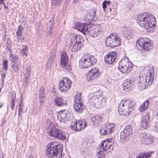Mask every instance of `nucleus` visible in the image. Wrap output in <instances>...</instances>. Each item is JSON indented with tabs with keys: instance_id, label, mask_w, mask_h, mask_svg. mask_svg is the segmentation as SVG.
<instances>
[{
	"instance_id": "nucleus-1",
	"label": "nucleus",
	"mask_w": 158,
	"mask_h": 158,
	"mask_svg": "<svg viewBox=\"0 0 158 158\" xmlns=\"http://www.w3.org/2000/svg\"><path fill=\"white\" fill-rule=\"evenodd\" d=\"M137 21L140 26L146 29L147 31L153 32L155 31V18L149 13L146 12L139 15Z\"/></svg>"
},
{
	"instance_id": "nucleus-2",
	"label": "nucleus",
	"mask_w": 158,
	"mask_h": 158,
	"mask_svg": "<svg viewBox=\"0 0 158 158\" xmlns=\"http://www.w3.org/2000/svg\"><path fill=\"white\" fill-rule=\"evenodd\" d=\"M94 27L84 23L77 22L75 23V28L85 35H87L92 37H97L101 31L102 29L100 25L96 28Z\"/></svg>"
},
{
	"instance_id": "nucleus-3",
	"label": "nucleus",
	"mask_w": 158,
	"mask_h": 158,
	"mask_svg": "<svg viewBox=\"0 0 158 158\" xmlns=\"http://www.w3.org/2000/svg\"><path fill=\"white\" fill-rule=\"evenodd\" d=\"M63 151V147L61 144H56V143L50 142L47 146L46 155L48 157L52 158H61Z\"/></svg>"
},
{
	"instance_id": "nucleus-4",
	"label": "nucleus",
	"mask_w": 158,
	"mask_h": 158,
	"mask_svg": "<svg viewBox=\"0 0 158 158\" xmlns=\"http://www.w3.org/2000/svg\"><path fill=\"white\" fill-rule=\"evenodd\" d=\"M135 103L129 99L123 100L118 106V113L121 115H128L134 109Z\"/></svg>"
},
{
	"instance_id": "nucleus-5",
	"label": "nucleus",
	"mask_w": 158,
	"mask_h": 158,
	"mask_svg": "<svg viewBox=\"0 0 158 158\" xmlns=\"http://www.w3.org/2000/svg\"><path fill=\"white\" fill-rule=\"evenodd\" d=\"M83 39L80 35H75L70 39L69 44V50L72 52H74L79 50L82 45Z\"/></svg>"
},
{
	"instance_id": "nucleus-6",
	"label": "nucleus",
	"mask_w": 158,
	"mask_h": 158,
	"mask_svg": "<svg viewBox=\"0 0 158 158\" xmlns=\"http://www.w3.org/2000/svg\"><path fill=\"white\" fill-rule=\"evenodd\" d=\"M102 94V92L100 90L94 92L88 100L89 104L97 109L101 108L103 99Z\"/></svg>"
},
{
	"instance_id": "nucleus-7",
	"label": "nucleus",
	"mask_w": 158,
	"mask_h": 158,
	"mask_svg": "<svg viewBox=\"0 0 158 158\" xmlns=\"http://www.w3.org/2000/svg\"><path fill=\"white\" fill-rule=\"evenodd\" d=\"M96 62L97 59L94 56L84 55L79 61V67L81 68H88L95 64Z\"/></svg>"
},
{
	"instance_id": "nucleus-8",
	"label": "nucleus",
	"mask_w": 158,
	"mask_h": 158,
	"mask_svg": "<svg viewBox=\"0 0 158 158\" xmlns=\"http://www.w3.org/2000/svg\"><path fill=\"white\" fill-rule=\"evenodd\" d=\"M133 66L132 63L129 61L128 58L122 59L119 61L118 68L119 70L123 73H128L131 70Z\"/></svg>"
},
{
	"instance_id": "nucleus-9",
	"label": "nucleus",
	"mask_w": 158,
	"mask_h": 158,
	"mask_svg": "<svg viewBox=\"0 0 158 158\" xmlns=\"http://www.w3.org/2000/svg\"><path fill=\"white\" fill-rule=\"evenodd\" d=\"M138 45L140 47L139 48L143 51H145L146 50L147 51H150L152 48L150 40L148 38L140 37L137 41V46Z\"/></svg>"
},
{
	"instance_id": "nucleus-10",
	"label": "nucleus",
	"mask_w": 158,
	"mask_h": 158,
	"mask_svg": "<svg viewBox=\"0 0 158 158\" xmlns=\"http://www.w3.org/2000/svg\"><path fill=\"white\" fill-rule=\"evenodd\" d=\"M81 95V93L76 94L75 97L73 105V108L75 111L79 114L81 113L85 109V107L82 103Z\"/></svg>"
},
{
	"instance_id": "nucleus-11",
	"label": "nucleus",
	"mask_w": 158,
	"mask_h": 158,
	"mask_svg": "<svg viewBox=\"0 0 158 158\" xmlns=\"http://www.w3.org/2000/svg\"><path fill=\"white\" fill-rule=\"evenodd\" d=\"M49 135L55 138L64 140L65 139V134L62 132L57 127H51L49 131Z\"/></svg>"
},
{
	"instance_id": "nucleus-12",
	"label": "nucleus",
	"mask_w": 158,
	"mask_h": 158,
	"mask_svg": "<svg viewBox=\"0 0 158 158\" xmlns=\"http://www.w3.org/2000/svg\"><path fill=\"white\" fill-rule=\"evenodd\" d=\"M106 44L107 46L113 48L119 46L121 43L120 39L116 35L111 34L106 40Z\"/></svg>"
},
{
	"instance_id": "nucleus-13",
	"label": "nucleus",
	"mask_w": 158,
	"mask_h": 158,
	"mask_svg": "<svg viewBox=\"0 0 158 158\" xmlns=\"http://www.w3.org/2000/svg\"><path fill=\"white\" fill-rule=\"evenodd\" d=\"M57 119L60 122L67 123L70 119L71 115L69 111L65 109L60 111L57 115Z\"/></svg>"
},
{
	"instance_id": "nucleus-14",
	"label": "nucleus",
	"mask_w": 158,
	"mask_h": 158,
	"mask_svg": "<svg viewBox=\"0 0 158 158\" xmlns=\"http://www.w3.org/2000/svg\"><path fill=\"white\" fill-rule=\"evenodd\" d=\"M60 61V65L63 70L70 72L71 69L69 63L68 57L65 53L61 54Z\"/></svg>"
},
{
	"instance_id": "nucleus-15",
	"label": "nucleus",
	"mask_w": 158,
	"mask_h": 158,
	"mask_svg": "<svg viewBox=\"0 0 158 158\" xmlns=\"http://www.w3.org/2000/svg\"><path fill=\"white\" fill-rule=\"evenodd\" d=\"M71 85V81L67 77H64L61 80L59 83V88L62 92H67Z\"/></svg>"
},
{
	"instance_id": "nucleus-16",
	"label": "nucleus",
	"mask_w": 158,
	"mask_h": 158,
	"mask_svg": "<svg viewBox=\"0 0 158 158\" xmlns=\"http://www.w3.org/2000/svg\"><path fill=\"white\" fill-rule=\"evenodd\" d=\"M141 141L142 143L148 145L153 142V137L150 134L145 132L141 133L139 135Z\"/></svg>"
},
{
	"instance_id": "nucleus-17",
	"label": "nucleus",
	"mask_w": 158,
	"mask_h": 158,
	"mask_svg": "<svg viewBox=\"0 0 158 158\" xmlns=\"http://www.w3.org/2000/svg\"><path fill=\"white\" fill-rule=\"evenodd\" d=\"M132 129L129 125H127L123 131L120 133V139L124 140H127L128 139L131 133Z\"/></svg>"
},
{
	"instance_id": "nucleus-18",
	"label": "nucleus",
	"mask_w": 158,
	"mask_h": 158,
	"mask_svg": "<svg viewBox=\"0 0 158 158\" xmlns=\"http://www.w3.org/2000/svg\"><path fill=\"white\" fill-rule=\"evenodd\" d=\"M154 68L153 66L151 67L147 71L146 77H144L145 81L148 85L152 84L154 79Z\"/></svg>"
},
{
	"instance_id": "nucleus-19",
	"label": "nucleus",
	"mask_w": 158,
	"mask_h": 158,
	"mask_svg": "<svg viewBox=\"0 0 158 158\" xmlns=\"http://www.w3.org/2000/svg\"><path fill=\"white\" fill-rule=\"evenodd\" d=\"M99 74V69L96 68H93L88 72L87 78L88 81L95 79Z\"/></svg>"
},
{
	"instance_id": "nucleus-20",
	"label": "nucleus",
	"mask_w": 158,
	"mask_h": 158,
	"mask_svg": "<svg viewBox=\"0 0 158 158\" xmlns=\"http://www.w3.org/2000/svg\"><path fill=\"white\" fill-rule=\"evenodd\" d=\"M116 58V53L115 51H110L108 54L106 55L104 57L105 60L109 64H112Z\"/></svg>"
},
{
	"instance_id": "nucleus-21",
	"label": "nucleus",
	"mask_w": 158,
	"mask_h": 158,
	"mask_svg": "<svg viewBox=\"0 0 158 158\" xmlns=\"http://www.w3.org/2000/svg\"><path fill=\"white\" fill-rule=\"evenodd\" d=\"M150 116L149 114L146 113L142 117L141 120L142 127L144 129H147L149 125Z\"/></svg>"
},
{
	"instance_id": "nucleus-22",
	"label": "nucleus",
	"mask_w": 158,
	"mask_h": 158,
	"mask_svg": "<svg viewBox=\"0 0 158 158\" xmlns=\"http://www.w3.org/2000/svg\"><path fill=\"white\" fill-rule=\"evenodd\" d=\"M113 142L108 143L106 140L104 141L102 143L98 146L99 147L101 148L103 151L106 152L108 149H112L113 146H112Z\"/></svg>"
},
{
	"instance_id": "nucleus-23",
	"label": "nucleus",
	"mask_w": 158,
	"mask_h": 158,
	"mask_svg": "<svg viewBox=\"0 0 158 158\" xmlns=\"http://www.w3.org/2000/svg\"><path fill=\"white\" fill-rule=\"evenodd\" d=\"M139 79V81L138 84V88L139 89L142 90L145 89L148 85L145 81L144 77L140 76Z\"/></svg>"
},
{
	"instance_id": "nucleus-24",
	"label": "nucleus",
	"mask_w": 158,
	"mask_h": 158,
	"mask_svg": "<svg viewBox=\"0 0 158 158\" xmlns=\"http://www.w3.org/2000/svg\"><path fill=\"white\" fill-rule=\"evenodd\" d=\"M54 102L58 106H63L67 104L66 100L63 97H56L54 99Z\"/></svg>"
},
{
	"instance_id": "nucleus-25",
	"label": "nucleus",
	"mask_w": 158,
	"mask_h": 158,
	"mask_svg": "<svg viewBox=\"0 0 158 158\" xmlns=\"http://www.w3.org/2000/svg\"><path fill=\"white\" fill-rule=\"evenodd\" d=\"M96 10H94L86 15V17L89 20H95V19H97V18H96Z\"/></svg>"
},
{
	"instance_id": "nucleus-26",
	"label": "nucleus",
	"mask_w": 158,
	"mask_h": 158,
	"mask_svg": "<svg viewBox=\"0 0 158 158\" xmlns=\"http://www.w3.org/2000/svg\"><path fill=\"white\" fill-rule=\"evenodd\" d=\"M91 119L93 123L96 125H98L101 123L102 120V117L99 115H95L91 118Z\"/></svg>"
},
{
	"instance_id": "nucleus-27",
	"label": "nucleus",
	"mask_w": 158,
	"mask_h": 158,
	"mask_svg": "<svg viewBox=\"0 0 158 158\" xmlns=\"http://www.w3.org/2000/svg\"><path fill=\"white\" fill-rule=\"evenodd\" d=\"M23 28L21 25H19L17 29L16 35L18 39L21 40H23L24 37L22 35Z\"/></svg>"
},
{
	"instance_id": "nucleus-28",
	"label": "nucleus",
	"mask_w": 158,
	"mask_h": 158,
	"mask_svg": "<svg viewBox=\"0 0 158 158\" xmlns=\"http://www.w3.org/2000/svg\"><path fill=\"white\" fill-rule=\"evenodd\" d=\"M86 125V123L82 121H77V131L81 130L84 129Z\"/></svg>"
},
{
	"instance_id": "nucleus-29",
	"label": "nucleus",
	"mask_w": 158,
	"mask_h": 158,
	"mask_svg": "<svg viewBox=\"0 0 158 158\" xmlns=\"http://www.w3.org/2000/svg\"><path fill=\"white\" fill-rule=\"evenodd\" d=\"M153 152H148L147 153L143 152L139 154L136 158H147L151 156V154Z\"/></svg>"
},
{
	"instance_id": "nucleus-30",
	"label": "nucleus",
	"mask_w": 158,
	"mask_h": 158,
	"mask_svg": "<svg viewBox=\"0 0 158 158\" xmlns=\"http://www.w3.org/2000/svg\"><path fill=\"white\" fill-rule=\"evenodd\" d=\"M131 81L128 79H126L123 81L122 85L124 90L128 89L131 87Z\"/></svg>"
},
{
	"instance_id": "nucleus-31",
	"label": "nucleus",
	"mask_w": 158,
	"mask_h": 158,
	"mask_svg": "<svg viewBox=\"0 0 158 158\" xmlns=\"http://www.w3.org/2000/svg\"><path fill=\"white\" fill-rule=\"evenodd\" d=\"M149 105L148 100H146L143 102V105H141L139 108V110L141 112H143L148 107Z\"/></svg>"
},
{
	"instance_id": "nucleus-32",
	"label": "nucleus",
	"mask_w": 158,
	"mask_h": 158,
	"mask_svg": "<svg viewBox=\"0 0 158 158\" xmlns=\"http://www.w3.org/2000/svg\"><path fill=\"white\" fill-rule=\"evenodd\" d=\"M103 150L101 148L99 147L98 146V149L97 150V156L98 158H104L105 157V154L103 152Z\"/></svg>"
},
{
	"instance_id": "nucleus-33",
	"label": "nucleus",
	"mask_w": 158,
	"mask_h": 158,
	"mask_svg": "<svg viewBox=\"0 0 158 158\" xmlns=\"http://www.w3.org/2000/svg\"><path fill=\"white\" fill-rule=\"evenodd\" d=\"M30 69L31 68L29 67L27 69L25 72H24V81L26 82H27L29 79Z\"/></svg>"
},
{
	"instance_id": "nucleus-34",
	"label": "nucleus",
	"mask_w": 158,
	"mask_h": 158,
	"mask_svg": "<svg viewBox=\"0 0 158 158\" xmlns=\"http://www.w3.org/2000/svg\"><path fill=\"white\" fill-rule=\"evenodd\" d=\"M123 34L126 37H127V38L130 37V36L131 35V30L127 27H125L123 29Z\"/></svg>"
},
{
	"instance_id": "nucleus-35",
	"label": "nucleus",
	"mask_w": 158,
	"mask_h": 158,
	"mask_svg": "<svg viewBox=\"0 0 158 158\" xmlns=\"http://www.w3.org/2000/svg\"><path fill=\"white\" fill-rule=\"evenodd\" d=\"M28 50V48L27 45H25L23 46V48L20 51V53L23 56H26L27 55V52Z\"/></svg>"
},
{
	"instance_id": "nucleus-36",
	"label": "nucleus",
	"mask_w": 158,
	"mask_h": 158,
	"mask_svg": "<svg viewBox=\"0 0 158 158\" xmlns=\"http://www.w3.org/2000/svg\"><path fill=\"white\" fill-rule=\"evenodd\" d=\"M39 97L45 98V88L41 87L40 89L39 93Z\"/></svg>"
},
{
	"instance_id": "nucleus-37",
	"label": "nucleus",
	"mask_w": 158,
	"mask_h": 158,
	"mask_svg": "<svg viewBox=\"0 0 158 158\" xmlns=\"http://www.w3.org/2000/svg\"><path fill=\"white\" fill-rule=\"evenodd\" d=\"M22 96H21V99L19 101V111H22V112H25L27 111L26 108L25 109L22 108V107H23V104L22 103Z\"/></svg>"
},
{
	"instance_id": "nucleus-38",
	"label": "nucleus",
	"mask_w": 158,
	"mask_h": 158,
	"mask_svg": "<svg viewBox=\"0 0 158 158\" xmlns=\"http://www.w3.org/2000/svg\"><path fill=\"white\" fill-rule=\"evenodd\" d=\"M53 21H52V20H51L49 22V29L48 30V32H47L48 35H50L51 34L52 32V29H53Z\"/></svg>"
},
{
	"instance_id": "nucleus-39",
	"label": "nucleus",
	"mask_w": 158,
	"mask_h": 158,
	"mask_svg": "<svg viewBox=\"0 0 158 158\" xmlns=\"http://www.w3.org/2000/svg\"><path fill=\"white\" fill-rule=\"evenodd\" d=\"M106 127L103 128L100 130V132L102 135H105L106 134H109V131L107 129V125L104 126Z\"/></svg>"
},
{
	"instance_id": "nucleus-40",
	"label": "nucleus",
	"mask_w": 158,
	"mask_h": 158,
	"mask_svg": "<svg viewBox=\"0 0 158 158\" xmlns=\"http://www.w3.org/2000/svg\"><path fill=\"white\" fill-rule=\"evenodd\" d=\"M111 4V2L110 1H107L106 0H105L102 3V7L103 9L105 10V9L107 7V6H110Z\"/></svg>"
},
{
	"instance_id": "nucleus-41",
	"label": "nucleus",
	"mask_w": 158,
	"mask_h": 158,
	"mask_svg": "<svg viewBox=\"0 0 158 158\" xmlns=\"http://www.w3.org/2000/svg\"><path fill=\"white\" fill-rule=\"evenodd\" d=\"M62 2V0H52V3L53 5L59 6Z\"/></svg>"
},
{
	"instance_id": "nucleus-42",
	"label": "nucleus",
	"mask_w": 158,
	"mask_h": 158,
	"mask_svg": "<svg viewBox=\"0 0 158 158\" xmlns=\"http://www.w3.org/2000/svg\"><path fill=\"white\" fill-rule=\"evenodd\" d=\"M11 68L15 72H17L19 69V64H14L11 66Z\"/></svg>"
},
{
	"instance_id": "nucleus-43",
	"label": "nucleus",
	"mask_w": 158,
	"mask_h": 158,
	"mask_svg": "<svg viewBox=\"0 0 158 158\" xmlns=\"http://www.w3.org/2000/svg\"><path fill=\"white\" fill-rule=\"evenodd\" d=\"M77 121H75L73 122L71 125V129L76 131H77Z\"/></svg>"
},
{
	"instance_id": "nucleus-44",
	"label": "nucleus",
	"mask_w": 158,
	"mask_h": 158,
	"mask_svg": "<svg viewBox=\"0 0 158 158\" xmlns=\"http://www.w3.org/2000/svg\"><path fill=\"white\" fill-rule=\"evenodd\" d=\"M3 68L5 70H7L8 69V60L6 59L3 62Z\"/></svg>"
},
{
	"instance_id": "nucleus-45",
	"label": "nucleus",
	"mask_w": 158,
	"mask_h": 158,
	"mask_svg": "<svg viewBox=\"0 0 158 158\" xmlns=\"http://www.w3.org/2000/svg\"><path fill=\"white\" fill-rule=\"evenodd\" d=\"M9 59L11 62H14L17 60V57L16 56H11Z\"/></svg>"
},
{
	"instance_id": "nucleus-46",
	"label": "nucleus",
	"mask_w": 158,
	"mask_h": 158,
	"mask_svg": "<svg viewBox=\"0 0 158 158\" xmlns=\"http://www.w3.org/2000/svg\"><path fill=\"white\" fill-rule=\"evenodd\" d=\"M45 98H44L39 97V101L40 106H42L44 105Z\"/></svg>"
},
{
	"instance_id": "nucleus-47",
	"label": "nucleus",
	"mask_w": 158,
	"mask_h": 158,
	"mask_svg": "<svg viewBox=\"0 0 158 158\" xmlns=\"http://www.w3.org/2000/svg\"><path fill=\"white\" fill-rule=\"evenodd\" d=\"M11 96L12 97V101H14L16 97V93L15 91H12L11 93Z\"/></svg>"
},
{
	"instance_id": "nucleus-48",
	"label": "nucleus",
	"mask_w": 158,
	"mask_h": 158,
	"mask_svg": "<svg viewBox=\"0 0 158 158\" xmlns=\"http://www.w3.org/2000/svg\"><path fill=\"white\" fill-rule=\"evenodd\" d=\"M11 109L12 110H14V106L15 105V101H11Z\"/></svg>"
},
{
	"instance_id": "nucleus-49",
	"label": "nucleus",
	"mask_w": 158,
	"mask_h": 158,
	"mask_svg": "<svg viewBox=\"0 0 158 158\" xmlns=\"http://www.w3.org/2000/svg\"><path fill=\"white\" fill-rule=\"evenodd\" d=\"M114 128V127H107V129L108 131H109L108 133L109 134H110L112 131H113V129Z\"/></svg>"
},
{
	"instance_id": "nucleus-50",
	"label": "nucleus",
	"mask_w": 158,
	"mask_h": 158,
	"mask_svg": "<svg viewBox=\"0 0 158 158\" xmlns=\"http://www.w3.org/2000/svg\"><path fill=\"white\" fill-rule=\"evenodd\" d=\"M155 131H158V122L156 123L154 128Z\"/></svg>"
},
{
	"instance_id": "nucleus-51",
	"label": "nucleus",
	"mask_w": 158,
	"mask_h": 158,
	"mask_svg": "<svg viewBox=\"0 0 158 158\" xmlns=\"http://www.w3.org/2000/svg\"><path fill=\"white\" fill-rule=\"evenodd\" d=\"M55 59V56H54L52 57H49V61L51 62V63H52L54 60Z\"/></svg>"
},
{
	"instance_id": "nucleus-52",
	"label": "nucleus",
	"mask_w": 158,
	"mask_h": 158,
	"mask_svg": "<svg viewBox=\"0 0 158 158\" xmlns=\"http://www.w3.org/2000/svg\"><path fill=\"white\" fill-rule=\"evenodd\" d=\"M6 76V73H3L1 75V79L2 81H4Z\"/></svg>"
},
{
	"instance_id": "nucleus-53",
	"label": "nucleus",
	"mask_w": 158,
	"mask_h": 158,
	"mask_svg": "<svg viewBox=\"0 0 158 158\" xmlns=\"http://www.w3.org/2000/svg\"><path fill=\"white\" fill-rule=\"evenodd\" d=\"M106 141H107L108 143H110V142H112V139H107L106 140Z\"/></svg>"
},
{
	"instance_id": "nucleus-54",
	"label": "nucleus",
	"mask_w": 158,
	"mask_h": 158,
	"mask_svg": "<svg viewBox=\"0 0 158 158\" xmlns=\"http://www.w3.org/2000/svg\"><path fill=\"white\" fill-rule=\"evenodd\" d=\"M5 0H0V5L1 4H4V2H3V1Z\"/></svg>"
},
{
	"instance_id": "nucleus-55",
	"label": "nucleus",
	"mask_w": 158,
	"mask_h": 158,
	"mask_svg": "<svg viewBox=\"0 0 158 158\" xmlns=\"http://www.w3.org/2000/svg\"><path fill=\"white\" fill-rule=\"evenodd\" d=\"M80 0H73V2L74 3H77L79 2Z\"/></svg>"
},
{
	"instance_id": "nucleus-56",
	"label": "nucleus",
	"mask_w": 158,
	"mask_h": 158,
	"mask_svg": "<svg viewBox=\"0 0 158 158\" xmlns=\"http://www.w3.org/2000/svg\"><path fill=\"white\" fill-rule=\"evenodd\" d=\"M3 5H4V8L5 9H7V7L6 6V5L5 3H4V4H3Z\"/></svg>"
},
{
	"instance_id": "nucleus-57",
	"label": "nucleus",
	"mask_w": 158,
	"mask_h": 158,
	"mask_svg": "<svg viewBox=\"0 0 158 158\" xmlns=\"http://www.w3.org/2000/svg\"><path fill=\"white\" fill-rule=\"evenodd\" d=\"M20 113H21V111H18V115L19 116H20Z\"/></svg>"
},
{
	"instance_id": "nucleus-58",
	"label": "nucleus",
	"mask_w": 158,
	"mask_h": 158,
	"mask_svg": "<svg viewBox=\"0 0 158 158\" xmlns=\"http://www.w3.org/2000/svg\"><path fill=\"white\" fill-rule=\"evenodd\" d=\"M23 108V109H25V108H24V105L23 104V107H22V108Z\"/></svg>"
},
{
	"instance_id": "nucleus-59",
	"label": "nucleus",
	"mask_w": 158,
	"mask_h": 158,
	"mask_svg": "<svg viewBox=\"0 0 158 158\" xmlns=\"http://www.w3.org/2000/svg\"><path fill=\"white\" fill-rule=\"evenodd\" d=\"M2 105H0V108L1 107H2Z\"/></svg>"
},
{
	"instance_id": "nucleus-60",
	"label": "nucleus",
	"mask_w": 158,
	"mask_h": 158,
	"mask_svg": "<svg viewBox=\"0 0 158 158\" xmlns=\"http://www.w3.org/2000/svg\"><path fill=\"white\" fill-rule=\"evenodd\" d=\"M110 10L111 11V9H110Z\"/></svg>"
}]
</instances>
